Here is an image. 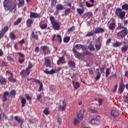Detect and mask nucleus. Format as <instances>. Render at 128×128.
I'll return each instance as SVG.
<instances>
[{"mask_svg": "<svg viewBox=\"0 0 128 128\" xmlns=\"http://www.w3.org/2000/svg\"><path fill=\"white\" fill-rule=\"evenodd\" d=\"M18 62H20V64H23V62H24V58H22L21 57H19Z\"/></svg>", "mask_w": 128, "mask_h": 128, "instance_id": "5fc2aeb1", "label": "nucleus"}, {"mask_svg": "<svg viewBox=\"0 0 128 128\" xmlns=\"http://www.w3.org/2000/svg\"><path fill=\"white\" fill-rule=\"evenodd\" d=\"M10 96L11 98H14L16 94V91L14 90H12L10 92Z\"/></svg>", "mask_w": 128, "mask_h": 128, "instance_id": "7c9ffc66", "label": "nucleus"}, {"mask_svg": "<svg viewBox=\"0 0 128 128\" xmlns=\"http://www.w3.org/2000/svg\"><path fill=\"white\" fill-rule=\"evenodd\" d=\"M68 65L69 68L72 70H74V68H76V62L72 60H70L68 62Z\"/></svg>", "mask_w": 128, "mask_h": 128, "instance_id": "dca6fc26", "label": "nucleus"}, {"mask_svg": "<svg viewBox=\"0 0 128 128\" xmlns=\"http://www.w3.org/2000/svg\"><path fill=\"white\" fill-rule=\"evenodd\" d=\"M97 100L100 106H102V102H104L103 100L98 98V100Z\"/></svg>", "mask_w": 128, "mask_h": 128, "instance_id": "052dcab7", "label": "nucleus"}, {"mask_svg": "<svg viewBox=\"0 0 128 128\" xmlns=\"http://www.w3.org/2000/svg\"><path fill=\"white\" fill-rule=\"evenodd\" d=\"M104 32H105V30H104V28H95V30L94 31V32H90L88 33L86 35V37L88 38V37L92 36H94V34H104Z\"/></svg>", "mask_w": 128, "mask_h": 128, "instance_id": "20e7f679", "label": "nucleus"}, {"mask_svg": "<svg viewBox=\"0 0 128 128\" xmlns=\"http://www.w3.org/2000/svg\"><path fill=\"white\" fill-rule=\"evenodd\" d=\"M30 39L31 40H40L38 34L36 33H34V31H32L30 34Z\"/></svg>", "mask_w": 128, "mask_h": 128, "instance_id": "9b49d317", "label": "nucleus"}, {"mask_svg": "<svg viewBox=\"0 0 128 128\" xmlns=\"http://www.w3.org/2000/svg\"><path fill=\"white\" fill-rule=\"evenodd\" d=\"M70 37L68 36H66V38H64V42H66V44H68V42H70Z\"/></svg>", "mask_w": 128, "mask_h": 128, "instance_id": "ea45409f", "label": "nucleus"}, {"mask_svg": "<svg viewBox=\"0 0 128 128\" xmlns=\"http://www.w3.org/2000/svg\"><path fill=\"white\" fill-rule=\"evenodd\" d=\"M22 101H21V104H22V108H24L26 106V98L21 97Z\"/></svg>", "mask_w": 128, "mask_h": 128, "instance_id": "c756f323", "label": "nucleus"}, {"mask_svg": "<svg viewBox=\"0 0 128 128\" xmlns=\"http://www.w3.org/2000/svg\"><path fill=\"white\" fill-rule=\"evenodd\" d=\"M6 78H4L2 76H0V84H6Z\"/></svg>", "mask_w": 128, "mask_h": 128, "instance_id": "393cba45", "label": "nucleus"}, {"mask_svg": "<svg viewBox=\"0 0 128 128\" xmlns=\"http://www.w3.org/2000/svg\"><path fill=\"white\" fill-rule=\"evenodd\" d=\"M72 84L73 85V87L75 90H78V88H80V82H76L74 80L72 82Z\"/></svg>", "mask_w": 128, "mask_h": 128, "instance_id": "4be33fe9", "label": "nucleus"}, {"mask_svg": "<svg viewBox=\"0 0 128 128\" xmlns=\"http://www.w3.org/2000/svg\"><path fill=\"white\" fill-rule=\"evenodd\" d=\"M77 12L78 14H82L84 12V8H77Z\"/></svg>", "mask_w": 128, "mask_h": 128, "instance_id": "4c0bfd02", "label": "nucleus"}, {"mask_svg": "<svg viewBox=\"0 0 128 128\" xmlns=\"http://www.w3.org/2000/svg\"><path fill=\"white\" fill-rule=\"evenodd\" d=\"M10 38L12 40H16V35H14V32L10 33Z\"/></svg>", "mask_w": 128, "mask_h": 128, "instance_id": "6e6d98bb", "label": "nucleus"}, {"mask_svg": "<svg viewBox=\"0 0 128 128\" xmlns=\"http://www.w3.org/2000/svg\"><path fill=\"white\" fill-rule=\"evenodd\" d=\"M76 30V26H72L70 28H68V32H74V30Z\"/></svg>", "mask_w": 128, "mask_h": 128, "instance_id": "79ce46f5", "label": "nucleus"}, {"mask_svg": "<svg viewBox=\"0 0 128 128\" xmlns=\"http://www.w3.org/2000/svg\"><path fill=\"white\" fill-rule=\"evenodd\" d=\"M81 48L82 50H86V46L84 45H82L81 46Z\"/></svg>", "mask_w": 128, "mask_h": 128, "instance_id": "774afa93", "label": "nucleus"}, {"mask_svg": "<svg viewBox=\"0 0 128 128\" xmlns=\"http://www.w3.org/2000/svg\"><path fill=\"white\" fill-rule=\"evenodd\" d=\"M18 54H19V56H20V58H24V54L22 53L21 52H18Z\"/></svg>", "mask_w": 128, "mask_h": 128, "instance_id": "680f3d73", "label": "nucleus"}, {"mask_svg": "<svg viewBox=\"0 0 128 128\" xmlns=\"http://www.w3.org/2000/svg\"><path fill=\"white\" fill-rule=\"evenodd\" d=\"M118 32L116 34V36L119 38H124L128 34V30L126 27H124L122 26L121 23H118L117 28L116 29V32Z\"/></svg>", "mask_w": 128, "mask_h": 128, "instance_id": "f257e3e1", "label": "nucleus"}, {"mask_svg": "<svg viewBox=\"0 0 128 128\" xmlns=\"http://www.w3.org/2000/svg\"><path fill=\"white\" fill-rule=\"evenodd\" d=\"M122 10H126V12H128V4H124L122 6V8H116V12H115V14L120 18V20H124L126 16V12L122 11Z\"/></svg>", "mask_w": 128, "mask_h": 128, "instance_id": "f03ea898", "label": "nucleus"}, {"mask_svg": "<svg viewBox=\"0 0 128 128\" xmlns=\"http://www.w3.org/2000/svg\"><path fill=\"white\" fill-rule=\"evenodd\" d=\"M66 62L64 60V56H62L60 57L59 59L57 60V65L60 66V64H66Z\"/></svg>", "mask_w": 128, "mask_h": 128, "instance_id": "f3484780", "label": "nucleus"}, {"mask_svg": "<svg viewBox=\"0 0 128 128\" xmlns=\"http://www.w3.org/2000/svg\"><path fill=\"white\" fill-rule=\"evenodd\" d=\"M95 47L96 48V50L97 52H98L100 48H102V41H100V42L99 44H97L95 45Z\"/></svg>", "mask_w": 128, "mask_h": 128, "instance_id": "c9c22d12", "label": "nucleus"}, {"mask_svg": "<svg viewBox=\"0 0 128 128\" xmlns=\"http://www.w3.org/2000/svg\"><path fill=\"white\" fill-rule=\"evenodd\" d=\"M110 68H108L106 71V78H108V76L110 74Z\"/></svg>", "mask_w": 128, "mask_h": 128, "instance_id": "58836bf2", "label": "nucleus"}, {"mask_svg": "<svg viewBox=\"0 0 128 128\" xmlns=\"http://www.w3.org/2000/svg\"><path fill=\"white\" fill-rule=\"evenodd\" d=\"M88 48L90 50H91V52H94V50H96V48H94V46L92 42L90 43L88 46Z\"/></svg>", "mask_w": 128, "mask_h": 128, "instance_id": "bb28decb", "label": "nucleus"}, {"mask_svg": "<svg viewBox=\"0 0 128 128\" xmlns=\"http://www.w3.org/2000/svg\"><path fill=\"white\" fill-rule=\"evenodd\" d=\"M32 24H34V20L32 18L28 19L26 22V26L27 28H32Z\"/></svg>", "mask_w": 128, "mask_h": 128, "instance_id": "6ab92c4d", "label": "nucleus"}, {"mask_svg": "<svg viewBox=\"0 0 128 128\" xmlns=\"http://www.w3.org/2000/svg\"><path fill=\"white\" fill-rule=\"evenodd\" d=\"M100 116H96L95 118H92L89 122L90 124L92 126H98L100 124Z\"/></svg>", "mask_w": 128, "mask_h": 128, "instance_id": "0eeeda50", "label": "nucleus"}, {"mask_svg": "<svg viewBox=\"0 0 128 128\" xmlns=\"http://www.w3.org/2000/svg\"><path fill=\"white\" fill-rule=\"evenodd\" d=\"M42 98V94H38L37 96V100H40Z\"/></svg>", "mask_w": 128, "mask_h": 128, "instance_id": "0e129e2a", "label": "nucleus"}, {"mask_svg": "<svg viewBox=\"0 0 128 128\" xmlns=\"http://www.w3.org/2000/svg\"><path fill=\"white\" fill-rule=\"evenodd\" d=\"M80 112H81L80 111V113L77 114L76 118L78 120H82L84 119V114Z\"/></svg>", "mask_w": 128, "mask_h": 128, "instance_id": "cd10ccee", "label": "nucleus"}, {"mask_svg": "<svg viewBox=\"0 0 128 128\" xmlns=\"http://www.w3.org/2000/svg\"><path fill=\"white\" fill-rule=\"evenodd\" d=\"M44 72L46 74H56V70L52 69L51 70L48 71V68H46L44 70Z\"/></svg>", "mask_w": 128, "mask_h": 128, "instance_id": "5701e85b", "label": "nucleus"}, {"mask_svg": "<svg viewBox=\"0 0 128 128\" xmlns=\"http://www.w3.org/2000/svg\"><path fill=\"white\" fill-rule=\"evenodd\" d=\"M18 6L19 7L24 6V0H18Z\"/></svg>", "mask_w": 128, "mask_h": 128, "instance_id": "72a5a7b5", "label": "nucleus"}, {"mask_svg": "<svg viewBox=\"0 0 128 128\" xmlns=\"http://www.w3.org/2000/svg\"><path fill=\"white\" fill-rule=\"evenodd\" d=\"M58 2V0H52V6H54L56 4V2Z\"/></svg>", "mask_w": 128, "mask_h": 128, "instance_id": "13d9d810", "label": "nucleus"}, {"mask_svg": "<svg viewBox=\"0 0 128 128\" xmlns=\"http://www.w3.org/2000/svg\"><path fill=\"white\" fill-rule=\"evenodd\" d=\"M3 6L5 10H10L11 12L16 8V4L12 0H4Z\"/></svg>", "mask_w": 128, "mask_h": 128, "instance_id": "7ed1b4c3", "label": "nucleus"}, {"mask_svg": "<svg viewBox=\"0 0 128 128\" xmlns=\"http://www.w3.org/2000/svg\"><path fill=\"white\" fill-rule=\"evenodd\" d=\"M33 66L34 65L32 64V62H29L28 66L26 68V69H27L28 70H30L32 68Z\"/></svg>", "mask_w": 128, "mask_h": 128, "instance_id": "a19ab883", "label": "nucleus"}, {"mask_svg": "<svg viewBox=\"0 0 128 128\" xmlns=\"http://www.w3.org/2000/svg\"><path fill=\"white\" fill-rule=\"evenodd\" d=\"M8 80L10 82H12V84H14V82H16V79L14 78V74H13V75H11L8 78Z\"/></svg>", "mask_w": 128, "mask_h": 128, "instance_id": "a878e982", "label": "nucleus"}, {"mask_svg": "<svg viewBox=\"0 0 128 128\" xmlns=\"http://www.w3.org/2000/svg\"><path fill=\"white\" fill-rule=\"evenodd\" d=\"M128 50V46H124L122 48L121 50L122 54H126V52H127Z\"/></svg>", "mask_w": 128, "mask_h": 128, "instance_id": "473e14b6", "label": "nucleus"}, {"mask_svg": "<svg viewBox=\"0 0 128 128\" xmlns=\"http://www.w3.org/2000/svg\"><path fill=\"white\" fill-rule=\"evenodd\" d=\"M100 76H102V74H100V72H98L96 74V76L95 78L96 80H98L100 78Z\"/></svg>", "mask_w": 128, "mask_h": 128, "instance_id": "a18cd8bd", "label": "nucleus"}, {"mask_svg": "<svg viewBox=\"0 0 128 128\" xmlns=\"http://www.w3.org/2000/svg\"><path fill=\"white\" fill-rule=\"evenodd\" d=\"M70 9L68 8L64 10L65 16H68V14H70Z\"/></svg>", "mask_w": 128, "mask_h": 128, "instance_id": "8fccbe9b", "label": "nucleus"}, {"mask_svg": "<svg viewBox=\"0 0 128 128\" xmlns=\"http://www.w3.org/2000/svg\"><path fill=\"white\" fill-rule=\"evenodd\" d=\"M82 44H76V45H75L74 48H76V50H80V48H82Z\"/></svg>", "mask_w": 128, "mask_h": 128, "instance_id": "603ef678", "label": "nucleus"}, {"mask_svg": "<svg viewBox=\"0 0 128 128\" xmlns=\"http://www.w3.org/2000/svg\"><path fill=\"white\" fill-rule=\"evenodd\" d=\"M86 18H92V16L94 15L92 12H88L86 13Z\"/></svg>", "mask_w": 128, "mask_h": 128, "instance_id": "37998d69", "label": "nucleus"}, {"mask_svg": "<svg viewBox=\"0 0 128 128\" xmlns=\"http://www.w3.org/2000/svg\"><path fill=\"white\" fill-rule=\"evenodd\" d=\"M14 118L15 120H16V122H18L19 124H20V121H22V119L20 118V117H18V116H14Z\"/></svg>", "mask_w": 128, "mask_h": 128, "instance_id": "de8ad7c7", "label": "nucleus"}, {"mask_svg": "<svg viewBox=\"0 0 128 128\" xmlns=\"http://www.w3.org/2000/svg\"><path fill=\"white\" fill-rule=\"evenodd\" d=\"M19 44H20V46H22L23 44H26V40H24V38L22 39L20 41L18 42Z\"/></svg>", "mask_w": 128, "mask_h": 128, "instance_id": "864d4df0", "label": "nucleus"}, {"mask_svg": "<svg viewBox=\"0 0 128 128\" xmlns=\"http://www.w3.org/2000/svg\"><path fill=\"white\" fill-rule=\"evenodd\" d=\"M57 122L59 124H62V118L60 117H57Z\"/></svg>", "mask_w": 128, "mask_h": 128, "instance_id": "e2e57ef3", "label": "nucleus"}, {"mask_svg": "<svg viewBox=\"0 0 128 128\" xmlns=\"http://www.w3.org/2000/svg\"><path fill=\"white\" fill-rule=\"evenodd\" d=\"M122 44V42H120L118 41L116 42L114 44H113L114 48H120Z\"/></svg>", "mask_w": 128, "mask_h": 128, "instance_id": "c85d7f7f", "label": "nucleus"}, {"mask_svg": "<svg viewBox=\"0 0 128 128\" xmlns=\"http://www.w3.org/2000/svg\"><path fill=\"white\" fill-rule=\"evenodd\" d=\"M62 36L60 34H54L52 38V42H58V43L60 44H62Z\"/></svg>", "mask_w": 128, "mask_h": 128, "instance_id": "6e6552de", "label": "nucleus"}, {"mask_svg": "<svg viewBox=\"0 0 128 128\" xmlns=\"http://www.w3.org/2000/svg\"><path fill=\"white\" fill-rule=\"evenodd\" d=\"M111 20L112 22H111L109 26H108V28L110 30H114L116 28V20L112 18L111 19Z\"/></svg>", "mask_w": 128, "mask_h": 128, "instance_id": "f8f14e48", "label": "nucleus"}, {"mask_svg": "<svg viewBox=\"0 0 128 128\" xmlns=\"http://www.w3.org/2000/svg\"><path fill=\"white\" fill-rule=\"evenodd\" d=\"M86 6H87V8H92V6H94V4H90L88 1L86 2Z\"/></svg>", "mask_w": 128, "mask_h": 128, "instance_id": "09e8293b", "label": "nucleus"}, {"mask_svg": "<svg viewBox=\"0 0 128 128\" xmlns=\"http://www.w3.org/2000/svg\"><path fill=\"white\" fill-rule=\"evenodd\" d=\"M111 115L112 116H114V118H116V116H118L120 115V112H118V110H111Z\"/></svg>", "mask_w": 128, "mask_h": 128, "instance_id": "aec40b11", "label": "nucleus"}, {"mask_svg": "<svg viewBox=\"0 0 128 128\" xmlns=\"http://www.w3.org/2000/svg\"><path fill=\"white\" fill-rule=\"evenodd\" d=\"M50 20L54 30H60V24H58V22H56V18H54V16H50Z\"/></svg>", "mask_w": 128, "mask_h": 128, "instance_id": "39448f33", "label": "nucleus"}, {"mask_svg": "<svg viewBox=\"0 0 128 128\" xmlns=\"http://www.w3.org/2000/svg\"><path fill=\"white\" fill-rule=\"evenodd\" d=\"M66 102L63 101L62 106H60L58 107V110H60V112H64V110H66Z\"/></svg>", "mask_w": 128, "mask_h": 128, "instance_id": "a211bd4d", "label": "nucleus"}, {"mask_svg": "<svg viewBox=\"0 0 128 128\" xmlns=\"http://www.w3.org/2000/svg\"><path fill=\"white\" fill-rule=\"evenodd\" d=\"M56 10L58 12V10H64V6L62 5V4H57L56 6Z\"/></svg>", "mask_w": 128, "mask_h": 128, "instance_id": "2f4dec72", "label": "nucleus"}, {"mask_svg": "<svg viewBox=\"0 0 128 128\" xmlns=\"http://www.w3.org/2000/svg\"><path fill=\"white\" fill-rule=\"evenodd\" d=\"M44 64L46 68H50V65L52 64V61L50 60V58H44Z\"/></svg>", "mask_w": 128, "mask_h": 128, "instance_id": "2eb2a0df", "label": "nucleus"}, {"mask_svg": "<svg viewBox=\"0 0 128 128\" xmlns=\"http://www.w3.org/2000/svg\"><path fill=\"white\" fill-rule=\"evenodd\" d=\"M39 26L41 30H46L48 28V24L44 23L43 22H40Z\"/></svg>", "mask_w": 128, "mask_h": 128, "instance_id": "412c9836", "label": "nucleus"}, {"mask_svg": "<svg viewBox=\"0 0 128 128\" xmlns=\"http://www.w3.org/2000/svg\"><path fill=\"white\" fill-rule=\"evenodd\" d=\"M8 96H10V92L8 91H6L3 94L2 102H6Z\"/></svg>", "mask_w": 128, "mask_h": 128, "instance_id": "b1692460", "label": "nucleus"}, {"mask_svg": "<svg viewBox=\"0 0 128 128\" xmlns=\"http://www.w3.org/2000/svg\"><path fill=\"white\" fill-rule=\"evenodd\" d=\"M34 82H36L37 84H42V82H40V80L36 78L34 79Z\"/></svg>", "mask_w": 128, "mask_h": 128, "instance_id": "69168bd1", "label": "nucleus"}, {"mask_svg": "<svg viewBox=\"0 0 128 128\" xmlns=\"http://www.w3.org/2000/svg\"><path fill=\"white\" fill-rule=\"evenodd\" d=\"M125 88H126V86L124 84V82H122V81L120 82V84L119 86V88L118 90L119 92V94H122V92H124V90Z\"/></svg>", "mask_w": 128, "mask_h": 128, "instance_id": "ddd939ff", "label": "nucleus"}, {"mask_svg": "<svg viewBox=\"0 0 128 128\" xmlns=\"http://www.w3.org/2000/svg\"><path fill=\"white\" fill-rule=\"evenodd\" d=\"M80 122V120L76 118V117L74 118V126H78V124Z\"/></svg>", "mask_w": 128, "mask_h": 128, "instance_id": "f704fd0d", "label": "nucleus"}, {"mask_svg": "<svg viewBox=\"0 0 128 128\" xmlns=\"http://www.w3.org/2000/svg\"><path fill=\"white\" fill-rule=\"evenodd\" d=\"M44 113L46 116H48L50 114V112L48 110V108H46L44 110Z\"/></svg>", "mask_w": 128, "mask_h": 128, "instance_id": "c03bdc74", "label": "nucleus"}, {"mask_svg": "<svg viewBox=\"0 0 128 128\" xmlns=\"http://www.w3.org/2000/svg\"><path fill=\"white\" fill-rule=\"evenodd\" d=\"M22 22V18H19L14 22V26H18V24H20Z\"/></svg>", "mask_w": 128, "mask_h": 128, "instance_id": "49530a36", "label": "nucleus"}, {"mask_svg": "<svg viewBox=\"0 0 128 128\" xmlns=\"http://www.w3.org/2000/svg\"><path fill=\"white\" fill-rule=\"evenodd\" d=\"M40 50H42L44 54H48L50 52V48L46 46H42Z\"/></svg>", "mask_w": 128, "mask_h": 128, "instance_id": "4468645a", "label": "nucleus"}, {"mask_svg": "<svg viewBox=\"0 0 128 128\" xmlns=\"http://www.w3.org/2000/svg\"><path fill=\"white\" fill-rule=\"evenodd\" d=\"M30 18H40L42 15L40 13L30 12Z\"/></svg>", "mask_w": 128, "mask_h": 128, "instance_id": "1a4fd4ad", "label": "nucleus"}, {"mask_svg": "<svg viewBox=\"0 0 128 128\" xmlns=\"http://www.w3.org/2000/svg\"><path fill=\"white\" fill-rule=\"evenodd\" d=\"M124 102H126V104H128V96H124Z\"/></svg>", "mask_w": 128, "mask_h": 128, "instance_id": "338daca9", "label": "nucleus"}, {"mask_svg": "<svg viewBox=\"0 0 128 128\" xmlns=\"http://www.w3.org/2000/svg\"><path fill=\"white\" fill-rule=\"evenodd\" d=\"M39 84H40V87L38 89V92H42V88H44V85L42 84V82Z\"/></svg>", "mask_w": 128, "mask_h": 128, "instance_id": "bf43d9fd", "label": "nucleus"}, {"mask_svg": "<svg viewBox=\"0 0 128 128\" xmlns=\"http://www.w3.org/2000/svg\"><path fill=\"white\" fill-rule=\"evenodd\" d=\"M72 52L74 56L77 58H79V60L84 58V55L82 53L78 52L75 48H72Z\"/></svg>", "mask_w": 128, "mask_h": 128, "instance_id": "423d86ee", "label": "nucleus"}, {"mask_svg": "<svg viewBox=\"0 0 128 128\" xmlns=\"http://www.w3.org/2000/svg\"><path fill=\"white\" fill-rule=\"evenodd\" d=\"M89 112H92V114H96L98 113V111L92 108H90L89 110Z\"/></svg>", "mask_w": 128, "mask_h": 128, "instance_id": "3c124183", "label": "nucleus"}, {"mask_svg": "<svg viewBox=\"0 0 128 128\" xmlns=\"http://www.w3.org/2000/svg\"><path fill=\"white\" fill-rule=\"evenodd\" d=\"M31 70H29L28 69L23 70H22V72H20V74L22 76V78H24L28 76H30V74Z\"/></svg>", "mask_w": 128, "mask_h": 128, "instance_id": "9d476101", "label": "nucleus"}, {"mask_svg": "<svg viewBox=\"0 0 128 128\" xmlns=\"http://www.w3.org/2000/svg\"><path fill=\"white\" fill-rule=\"evenodd\" d=\"M83 54H84V56H88V54H92V53L86 49L85 50V52H83Z\"/></svg>", "mask_w": 128, "mask_h": 128, "instance_id": "4d7b16f0", "label": "nucleus"}, {"mask_svg": "<svg viewBox=\"0 0 128 128\" xmlns=\"http://www.w3.org/2000/svg\"><path fill=\"white\" fill-rule=\"evenodd\" d=\"M8 30V26H5L3 29L2 30L1 32L4 34H6V32Z\"/></svg>", "mask_w": 128, "mask_h": 128, "instance_id": "e433bc0d", "label": "nucleus"}]
</instances>
